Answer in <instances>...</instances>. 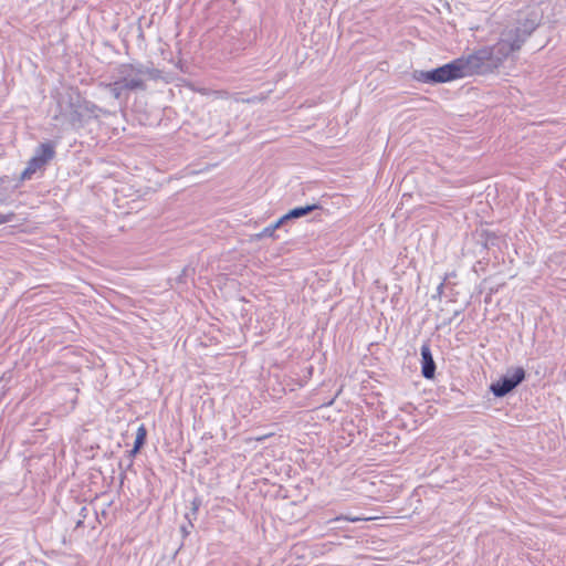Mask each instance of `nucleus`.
Segmentation results:
<instances>
[{
	"mask_svg": "<svg viewBox=\"0 0 566 566\" xmlns=\"http://www.w3.org/2000/svg\"><path fill=\"white\" fill-rule=\"evenodd\" d=\"M359 518L357 517H349V516H344V515H339L337 517L334 518V521L338 522V521H349V522H356L358 521Z\"/></svg>",
	"mask_w": 566,
	"mask_h": 566,
	"instance_id": "14",
	"label": "nucleus"
},
{
	"mask_svg": "<svg viewBox=\"0 0 566 566\" xmlns=\"http://www.w3.org/2000/svg\"><path fill=\"white\" fill-rule=\"evenodd\" d=\"M452 276H455V273L454 272H451V273H447L444 279L442 280V282H440V284L437 286V292L436 294L432 296L433 298L436 297H441L442 294H443V289H444V285H446V282L449 277H452Z\"/></svg>",
	"mask_w": 566,
	"mask_h": 566,
	"instance_id": "10",
	"label": "nucleus"
},
{
	"mask_svg": "<svg viewBox=\"0 0 566 566\" xmlns=\"http://www.w3.org/2000/svg\"><path fill=\"white\" fill-rule=\"evenodd\" d=\"M147 430L144 424L139 426L136 432L135 442L137 448H142L146 441Z\"/></svg>",
	"mask_w": 566,
	"mask_h": 566,
	"instance_id": "9",
	"label": "nucleus"
},
{
	"mask_svg": "<svg viewBox=\"0 0 566 566\" xmlns=\"http://www.w3.org/2000/svg\"><path fill=\"white\" fill-rule=\"evenodd\" d=\"M55 146L52 142L41 143L21 172V180H30L34 174L44 170L45 166L55 157Z\"/></svg>",
	"mask_w": 566,
	"mask_h": 566,
	"instance_id": "4",
	"label": "nucleus"
},
{
	"mask_svg": "<svg viewBox=\"0 0 566 566\" xmlns=\"http://www.w3.org/2000/svg\"><path fill=\"white\" fill-rule=\"evenodd\" d=\"M421 354V374L426 379H432L436 374V363L428 344H423L420 348Z\"/></svg>",
	"mask_w": 566,
	"mask_h": 566,
	"instance_id": "6",
	"label": "nucleus"
},
{
	"mask_svg": "<svg viewBox=\"0 0 566 566\" xmlns=\"http://www.w3.org/2000/svg\"><path fill=\"white\" fill-rule=\"evenodd\" d=\"M140 450V448H137L136 444H134L133 449L129 450L127 453H128V459H129V464L128 467L132 465V461H133V458L136 455V453Z\"/></svg>",
	"mask_w": 566,
	"mask_h": 566,
	"instance_id": "13",
	"label": "nucleus"
},
{
	"mask_svg": "<svg viewBox=\"0 0 566 566\" xmlns=\"http://www.w3.org/2000/svg\"><path fill=\"white\" fill-rule=\"evenodd\" d=\"M191 504H192L191 512L187 513L186 517L188 518L190 525L192 526L191 517H193L196 520L197 512H198L199 505H200V500L199 499H195Z\"/></svg>",
	"mask_w": 566,
	"mask_h": 566,
	"instance_id": "11",
	"label": "nucleus"
},
{
	"mask_svg": "<svg viewBox=\"0 0 566 566\" xmlns=\"http://www.w3.org/2000/svg\"><path fill=\"white\" fill-rule=\"evenodd\" d=\"M285 218L282 216L279 220H276L274 223H271L270 226L265 227L261 232L255 234L256 240H261L263 238H272L276 239L277 235H275V231L286 224Z\"/></svg>",
	"mask_w": 566,
	"mask_h": 566,
	"instance_id": "7",
	"label": "nucleus"
},
{
	"mask_svg": "<svg viewBox=\"0 0 566 566\" xmlns=\"http://www.w3.org/2000/svg\"><path fill=\"white\" fill-rule=\"evenodd\" d=\"M181 531H182V533H184L185 535H187V534H188V531H187V528H186L185 526H182V527H181Z\"/></svg>",
	"mask_w": 566,
	"mask_h": 566,
	"instance_id": "16",
	"label": "nucleus"
},
{
	"mask_svg": "<svg viewBox=\"0 0 566 566\" xmlns=\"http://www.w3.org/2000/svg\"><path fill=\"white\" fill-rule=\"evenodd\" d=\"M319 209L318 205H306L303 207H296L291 209L287 213H285L283 217L285 218L286 222L290 220L298 219L302 217L307 216L312 211Z\"/></svg>",
	"mask_w": 566,
	"mask_h": 566,
	"instance_id": "8",
	"label": "nucleus"
},
{
	"mask_svg": "<svg viewBox=\"0 0 566 566\" xmlns=\"http://www.w3.org/2000/svg\"><path fill=\"white\" fill-rule=\"evenodd\" d=\"M538 23L537 14L530 13L523 20H518L517 25L503 31L501 39L495 44L480 48L467 56L458 57L462 76L493 73L513 52L522 48Z\"/></svg>",
	"mask_w": 566,
	"mask_h": 566,
	"instance_id": "1",
	"label": "nucleus"
},
{
	"mask_svg": "<svg viewBox=\"0 0 566 566\" xmlns=\"http://www.w3.org/2000/svg\"><path fill=\"white\" fill-rule=\"evenodd\" d=\"M460 313H461V311H455V312L453 313V316H452V317H450V318L448 319L447 324H451V323H452V321H453V319H454V318H455Z\"/></svg>",
	"mask_w": 566,
	"mask_h": 566,
	"instance_id": "15",
	"label": "nucleus"
},
{
	"mask_svg": "<svg viewBox=\"0 0 566 566\" xmlns=\"http://www.w3.org/2000/svg\"><path fill=\"white\" fill-rule=\"evenodd\" d=\"M160 72L140 62L118 64L112 73L113 81L101 83L99 86L107 90L115 99L127 102L129 94L147 90L148 80H157Z\"/></svg>",
	"mask_w": 566,
	"mask_h": 566,
	"instance_id": "2",
	"label": "nucleus"
},
{
	"mask_svg": "<svg viewBox=\"0 0 566 566\" xmlns=\"http://www.w3.org/2000/svg\"><path fill=\"white\" fill-rule=\"evenodd\" d=\"M458 59L429 71H416L413 77L422 83H447L463 78Z\"/></svg>",
	"mask_w": 566,
	"mask_h": 566,
	"instance_id": "3",
	"label": "nucleus"
},
{
	"mask_svg": "<svg viewBox=\"0 0 566 566\" xmlns=\"http://www.w3.org/2000/svg\"><path fill=\"white\" fill-rule=\"evenodd\" d=\"M14 219V213H0V224L11 222Z\"/></svg>",
	"mask_w": 566,
	"mask_h": 566,
	"instance_id": "12",
	"label": "nucleus"
},
{
	"mask_svg": "<svg viewBox=\"0 0 566 566\" xmlns=\"http://www.w3.org/2000/svg\"><path fill=\"white\" fill-rule=\"evenodd\" d=\"M525 375L523 367L510 369L497 381L491 384L490 390L497 398L504 397L525 379Z\"/></svg>",
	"mask_w": 566,
	"mask_h": 566,
	"instance_id": "5",
	"label": "nucleus"
}]
</instances>
